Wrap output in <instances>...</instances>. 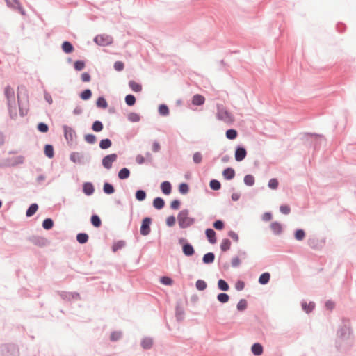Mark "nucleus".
I'll list each match as a JSON object with an SVG mask.
<instances>
[{
  "instance_id": "c756f323",
  "label": "nucleus",
  "mask_w": 356,
  "mask_h": 356,
  "mask_svg": "<svg viewBox=\"0 0 356 356\" xmlns=\"http://www.w3.org/2000/svg\"><path fill=\"white\" fill-rule=\"evenodd\" d=\"M54 225V222L51 218L45 219L42 222V227L45 229H50Z\"/></svg>"
},
{
  "instance_id": "052dcab7",
  "label": "nucleus",
  "mask_w": 356,
  "mask_h": 356,
  "mask_svg": "<svg viewBox=\"0 0 356 356\" xmlns=\"http://www.w3.org/2000/svg\"><path fill=\"white\" fill-rule=\"evenodd\" d=\"M8 6L10 7H15V6H17L18 8L20 10V13L22 14H24V11L20 8V7L19 6V1H8Z\"/></svg>"
},
{
  "instance_id": "4c0bfd02",
  "label": "nucleus",
  "mask_w": 356,
  "mask_h": 356,
  "mask_svg": "<svg viewBox=\"0 0 356 356\" xmlns=\"http://www.w3.org/2000/svg\"><path fill=\"white\" fill-rule=\"evenodd\" d=\"M218 288L222 291H227L229 289L228 284L223 280H219L218 282Z\"/></svg>"
},
{
  "instance_id": "5fc2aeb1",
  "label": "nucleus",
  "mask_w": 356,
  "mask_h": 356,
  "mask_svg": "<svg viewBox=\"0 0 356 356\" xmlns=\"http://www.w3.org/2000/svg\"><path fill=\"white\" fill-rule=\"evenodd\" d=\"M179 192L182 194H186L188 191V186L186 184H181L179 186Z\"/></svg>"
},
{
  "instance_id": "2f4dec72",
  "label": "nucleus",
  "mask_w": 356,
  "mask_h": 356,
  "mask_svg": "<svg viewBox=\"0 0 356 356\" xmlns=\"http://www.w3.org/2000/svg\"><path fill=\"white\" fill-rule=\"evenodd\" d=\"M302 309L307 312L309 313L311 311H312L315 307V305L314 302H309V304L306 302H303L302 305Z\"/></svg>"
},
{
  "instance_id": "72a5a7b5",
  "label": "nucleus",
  "mask_w": 356,
  "mask_h": 356,
  "mask_svg": "<svg viewBox=\"0 0 356 356\" xmlns=\"http://www.w3.org/2000/svg\"><path fill=\"white\" fill-rule=\"evenodd\" d=\"M97 107L106 108L108 106V104L104 97H99L97 100Z\"/></svg>"
},
{
  "instance_id": "de8ad7c7",
  "label": "nucleus",
  "mask_w": 356,
  "mask_h": 356,
  "mask_svg": "<svg viewBox=\"0 0 356 356\" xmlns=\"http://www.w3.org/2000/svg\"><path fill=\"white\" fill-rule=\"evenodd\" d=\"M278 181L277 179H271L268 181V186L272 189H276L278 187Z\"/></svg>"
},
{
  "instance_id": "c03bdc74",
  "label": "nucleus",
  "mask_w": 356,
  "mask_h": 356,
  "mask_svg": "<svg viewBox=\"0 0 356 356\" xmlns=\"http://www.w3.org/2000/svg\"><path fill=\"white\" fill-rule=\"evenodd\" d=\"M229 299V297L226 293H220L218 296V300L220 302H222V303H225V302H228Z\"/></svg>"
},
{
  "instance_id": "338daca9",
  "label": "nucleus",
  "mask_w": 356,
  "mask_h": 356,
  "mask_svg": "<svg viewBox=\"0 0 356 356\" xmlns=\"http://www.w3.org/2000/svg\"><path fill=\"white\" fill-rule=\"evenodd\" d=\"M192 103L194 105H197V106L200 105V95H195L193 98Z\"/></svg>"
},
{
  "instance_id": "f3484780",
  "label": "nucleus",
  "mask_w": 356,
  "mask_h": 356,
  "mask_svg": "<svg viewBox=\"0 0 356 356\" xmlns=\"http://www.w3.org/2000/svg\"><path fill=\"white\" fill-rule=\"evenodd\" d=\"M129 175H130L129 170L127 168H124L119 171L118 177L120 179H125L129 177Z\"/></svg>"
},
{
  "instance_id": "2eb2a0df",
  "label": "nucleus",
  "mask_w": 356,
  "mask_h": 356,
  "mask_svg": "<svg viewBox=\"0 0 356 356\" xmlns=\"http://www.w3.org/2000/svg\"><path fill=\"white\" fill-rule=\"evenodd\" d=\"M270 275L268 273H264L259 278V282L261 284H267L270 280Z\"/></svg>"
},
{
  "instance_id": "a211bd4d",
  "label": "nucleus",
  "mask_w": 356,
  "mask_h": 356,
  "mask_svg": "<svg viewBox=\"0 0 356 356\" xmlns=\"http://www.w3.org/2000/svg\"><path fill=\"white\" fill-rule=\"evenodd\" d=\"M129 86L131 88V89L134 92H140L142 90L141 85L134 81H130L129 83Z\"/></svg>"
},
{
  "instance_id": "423d86ee",
  "label": "nucleus",
  "mask_w": 356,
  "mask_h": 356,
  "mask_svg": "<svg viewBox=\"0 0 356 356\" xmlns=\"http://www.w3.org/2000/svg\"><path fill=\"white\" fill-rule=\"evenodd\" d=\"M110 38L102 35H99L95 38V42L99 44L104 46L110 43Z\"/></svg>"
},
{
  "instance_id": "a878e982",
  "label": "nucleus",
  "mask_w": 356,
  "mask_h": 356,
  "mask_svg": "<svg viewBox=\"0 0 356 356\" xmlns=\"http://www.w3.org/2000/svg\"><path fill=\"white\" fill-rule=\"evenodd\" d=\"M215 256L213 253L209 252L204 255L203 261L206 264L212 263L214 260Z\"/></svg>"
},
{
  "instance_id": "680f3d73",
  "label": "nucleus",
  "mask_w": 356,
  "mask_h": 356,
  "mask_svg": "<svg viewBox=\"0 0 356 356\" xmlns=\"http://www.w3.org/2000/svg\"><path fill=\"white\" fill-rule=\"evenodd\" d=\"M180 206V202L177 200H173L170 204V207L172 209H178Z\"/></svg>"
},
{
  "instance_id": "8fccbe9b",
  "label": "nucleus",
  "mask_w": 356,
  "mask_h": 356,
  "mask_svg": "<svg viewBox=\"0 0 356 356\" xmlns=\"http://www.w3.org/2000/svg\"><path fill=\"white\" fill-rule=\"evenodd\" d=\"M74 66L76 70L80 71L84 68L85 63L83 61L78 60L74 63Z\"/></svg>"
},
{
  "instance_id": "5701e85b",
  "label": "nucleus",
  "mask_w": 356,
  "mask_h": 356,
  "mask_svg": "<svg viewBox=\"0 0 356 356\" xmlns=\"http://www.w3.org/2000/svg\"><path fill=\"white\" fill-rule=\"evenodd\" d=\"M183 252L186 256H191L194 253L193 248L190 244L183 246Z\"/></svg>"
},
{
  "instance_id": "9d476101",
  "label": "nucleus",
  "mask_w": 356,
  "mask_h": 356,
  "mask_svg": "<svg viewBox=\"0 0 356 356\" xmlns=\"http://www.w3.org/2000/svg\"><path fill=\"white\" fill-rule=\"evenodd\" d=\"M206 236L209 240V241L213 244L216 242V232L211 229H208L206 230Z\"/></svg>"
},
{
  "instance_id": "cd10ccee",
  "label": "nucleus",
  "mask_w": 356,
  "mask_h": 356,
  "mask_svg": "<svg viewBox=\"0 0 356 356\" xmlns=\"http://www.w3.org/2000/svg\"><path fill=\"white\" fill-rule=\"evenodd\" d=\"M237 135V131L235 129H229L226 131V137L229 140L235 139Z\"/></svg>"
},
{
  "instance_id": "4d7b16f0",
  "label": "nucleus",
  "mask_w": 356,
  "mask_h": 356,
  "mask_svg": "<svg viewBox=\"0 0 356 356\" xmlns=\"http://www.w3.org/2000/svg\"><path fill=\"white\" fill-rule=\"evenodd\" d=\"M176 219L174 216H171L167 218L166 224L169 227H172L175 224Z\"/></svg>"
},
{
  "instance_id": "412c9836",
  "label": "nucleus",
  "mask_w": 356,
  "mask_h": 356,
  "mask_svg": "<svg viewBox=\"0 0 356 356\" xmlns=\"http://www.w3.org/2000/svg\"><path fill=\"white\" fill-rule=\"evenodd\" d=\"M271 229L275 234H280L282 232V225L277 222H272L270 225Z\"/></svg>"
},
{
  "instance_id": "bb28decb",
  "label": "nucleus",
  "mask_w": 356,
  "mask_h": 356,
  "mask_svg": "<svg viewBox=\"0 0 356 356\" xmlns=\"http://www.w3.org/2000/svg\"><path fill=\"white\" fill-rule=\"evenodd\" d=\"M112 145L111 141L109 139H103L100 141L99 147L103 149L109 148Z\"/></svg>"
},
{
  "instance_id": "774afa93",
  "label": "nucleus",
  "mask_w": 356,
  "mask_h": 356,
  "mask_svg": "<svg viewBox=\"0 0 356 356\" xmlns=\"http://www.w3.org/2000/svg\"><path fill=\"white\" fill-rule=\"evenodd\" d=\"M244 282H241V281H239L236 284V289L238 290V291H241L242 289H243L244 288Z\"/></svg>"
},
{
  "instance_id": "f704fd0d",
  "label": "nucleus",
  "mask_w": 356,
  "mask_h": 356,
  "mask_svg": "<svg viewBox=\"0 0 356 356\" xmlns=\"http://www.w3.org/2000/svg\"><path fill=\"white\" fill-rule=\"evenodd\" d=\"M115 191L113 186L108 184L105 183L104 185V192L106 194H112Z\"/></svg>"
},
{
  "instance_id": "13d9d810",
  "label": "nucleus",
  "mask_w": 356,
  "mask_h": 356,
  "mask_svg": "<svg viewBox=\"0 0 356 356\" xmlns=\"http://www.w3.org/2000/svg\"><path fill=\"white\" fill-rule=\"evenodd\" d=\"M280 210L284 214H289L290 213L291 209L288 205H282L280 207Z\"/></svg>"
},
{
  "instance_id": "aec40b11",
  "label": "nucleus",
  "mask_w": 356,
  "mask_h": 356,
  "mask_svg": "<svg viewBox=\"0 0 356 356\" xmlns=\"http://www.w3.org/2000/svg\"><path fill=\"white\" fill-rule=\"evenodd\" d=\"M38 209V207L36 204H32L29 208L27 209L26 215L28 217L32 216L33 214L35 213Z\"/></svg>"
},
{
  "instance_id": "58836bf2",
  "label": "nucleus",
  "mask_w": 356,
  "mask_h": 356,
  "mask_svg": "<svg viewBox=\"0 0 356 356\" xmlns=\"http://www.w3.org/2000/svg\"><path fill=\"white\" fill-rule=\"evenodd\" d=\"M146 197V193L143 190H138L136 193V198L139 201H143Z\"/></svg>"
},
{
  "instance_id": "7c9ffc66",
  "label": "nucleus",
  "mask_w": 356,
  "mask_h": 356,
  "mask_svg": "<svg viewBox=\"0 0 356 356\" xmlns=\"http://www.w3.org/2000/svg\"><path fill=\"white\" fill-rule=\"evenodd\" d=\"M91 222L93 225V226L95 227H100V225L102 224V222H101V220H100L99 217L98 216H97V215L92 216V217H91Z\"/></svg>"
},
{
  "instance_id": "0eeeda50",
  "label": "nucleus",
  "mask_w": 356,
  "mask_h": 356,
  "mask_svg": "<svg viewBox=\"0 0 356 356\" xmlns=\"http://www.w3.org/2000/svg\"><path fill=\"white\" fill-rule=\"evenodd\" d=\"M5 95L6 96L8 101V106L10 107L11 101L14 100L15 92L14 90L10 87L7 86L5 88Z\"/></svg>"
},
{
  "instance_id": "ea45409f",
  "label": "nucleus",
  "mask_w": 356,
  "mask_h": 356,
  "mask_svg": "<svg viewBox=\"0 0 356 356\" xmlns=\"http://www.w3.org/2000/svg\"><path fill=\"white\" fill-rule=\"evenodd\" d=\"M126 104L129 106H133L136 102V98L132 95H128L125 97Z\"/></svg>"
},
{
  "instance_id": "09e8293b",
  "label": "nucleus",
  "mask_w": 356,
  "mask_h": 356,
  "mask_svg": "<svg viewBox=\"0 0 356 356\" xmlns=\"http://www.w3.org/2000/svg\"><path fill=\"white\" fill-rule=\"evenodd\" d=\"M247 307V302L245 300H241L237 304V309L240 311L244 310Z\"/></svg>"
},
{
  "instance_id": "0e129e2a",
  "label": "nucleus",
  "mask_w": 356,
  "mask_h": 356,
  "mask_svg": "<svg viewBox=\"0 0 356 356\" xmlns=\"http://www.w3.org/2000/svg\"><path fill=\"white\" fill-rule=\"evenodd\" d=\"M81 80L83 82H89L90 81V76L88 73L84 72L81 74Z\"/></svg>"
},
{
  "instance_id": "864d4df0",
  "label": "nucleus",
  "mask_w": 356,
  "mask_h": 356,
  "mask_svg": "<svg viewBox=\"0 0 356 356\" xmlns=\"http://www.w3.org/2000/svg\"><path fill=\"white\" fill-rule=\"evenodd\" d=\"M124 67V65L122 61H116L114 63V68L117 71H122Z\"/></svg>"
},
{
  "instance_id": "f257e3e1",
  "label": "nucleus",
  "mask_w": 356,
  "mask_h": 356,
  "mask_svg": "<svg viewBox=\"0 0 356 356\" xmlns=\"http://www.w3.org/2000/svg\"><path fill=\"white\" fill-rule=\"evenodd\" d=\"M217 117L219 120L231 124L234 121V116L223 106H218Z\"/></svg>"
},
{
  "instance_id": "79ce46f5",
  "label": "nucleus",
  "mask_w": 356,
  "mask_h": 356,
  "mask_svg": "<svg viewBox=\"0 0 356 356\" xmlns=\"http://www.w3.org/2000/svg\"><path fill=\"white\" fill-rule=\"evenodd\" d=\"M159 112L162 115H167L169 113L168 107L166 105L162 104L159 108Z\"/></svg>"
},
{
  "instance_id": "69168bd1",
  "label": "nucleus",
  "mask_w": 356,
  "mask_h": 356,
  "mask_svg": "<svg viewBox=\"0 0 356 356\" xmlns=\"http://www.w3.org/2000/svg\"><path fill=\"white\" fill-rule=\"evenodd\" d=\"M228 236L230 238H232L233 240H234L235 241H238V236L234 231H229V233H228Z\"/></svg>"
},
{
  "instance_id": "e2e57ef3",
  "label": "nucleus",
  "mask_w": 356,
  "mask_h": 356,
  "mask_svg": "<svg viewBox=\"0 0 356 356\" xmlns=\"http://www.w3.org/2000/svg\"><path fill=\"white\" fill-rule=\"evenodd\" d=\"M231 264L233 267H237L240 265L241 260L238 257H234L232 259Z\"/></svg>"
},
{
  "instance_id": "a18cd8bd",
  "label": "nucleus",
  "mask_w": 356,
  "mask_h": 356,
  "mask_svg": "<svg viewBox=\"0 0 356 356\" xmlns=\"http://www.w3.org/2000/svg\"><path fill=\"white\" fill-rule=\"evenodd\" d=\"M38 129L42 133H47L49 130V127L46 124L40 122L38 124Z\"/></svg>"
},
{
  "instance_id": "4468645a",
  "label": "nucleus",
  "mask_w": 356,
  "mask_h": 356,
  "mask_svg": "<svg viewBox=\"0 0 356 356\" xmlns=\"http://www.w3.org/2000/svg\"><path fill=\"white\" fill-rule=\"evenodd\" d=\"M165 205L164 200L161 197H156L153 201V206L156 209H161Z\"/></svg>"
},
{
  "instance_id": "3c124183",
  "label": "nucleus",
  "mask_w": 356,
  "mask_h": 356,
  "mask_svg": "<svg viewBox=\"0 0 356 356\" xmlns=\"http://www.w3.org/2000/svg\"><path fill=\"white\" fill-rule=\"evenodd\" d=\"M128 118L131 122H138L140 120V116L138 114L131 113L129 115Z\"/></svg>"
},
{
  "instance_id": "473e14b6",
  "label": "nucleus",
  "mask_w": 356,
  "mask_h": 356,
  "mask_svg": "<svg viewBox=\"0 0 356 356\" xmlns=\"http://www.w3.org/2000/svg\"><path fill=\"white\" fill-rule=\"evenodd\" d=\"M92 129L95 132H99L103 129V124L100 121L94 122Z\"/></svg>"
},
{
  "instance_id": "c85d7f7f",
  "label": "nucleus",
  "mask_w": 356,
  "mask_h": 356,
  "mask_svg": "<svg viewBox=\"0 0 356 356\" xmlns=\"http://www.w3.org/2000/svg\"><path fill=\"white\" fill-rule=\"evenodd\" d=\"M244 183L249 186H252L254 184V177L251 175H245L244 177Z\"/></svg>"
},
{
  "instance_id": "e433bc0d",
  "label": "nucleus",
  "mask_w": 356,
  "mask_h": 356,
  "mask_svg": "<svg viewBox=\"0 0 356 356\" xmlns=\"http://www.w3.org/2000/svg\"><path fill=\"white\" fill-rule=\"evenodd\" d=\"M91 96H92V92H91L90 90H89V89L85 90L80 95L81 98L83 100L89 99L91 97Z\"/></svg>"
},
{
  "instance_id": "dca6fc26",
  "label": "nucleus",
  "mask_w": 356,
  "mask_h": 356,
  "mask_svg": "<svg viewBox=\"0 0 356 356\" xmlns=\"http://www.w3.org/2000/svg\"><path fill=\"white\" fill-rule=\"evenodd\" d=\"M44 154L49 158H53L54 155V147L51 145H46L44 147Z\"/></svg>"
},
{
  "instance_id": "c9c22d12",
  "label": "nucleus",
  "mask_w": 356,
  "mask_h": 356,
  "mask_svg": "<svg viewBox=\"0 0 356 356\" xmlns=\"http://www.w3.org/2000/svg\"><path fill=\"white\" fill-rule=\"evenodd\" d=\"M209 185H210L211 188L214 191L219 190L221 187L220 183L216 179L211 180L210 181Z\"/></svg>"
},
{
  "instance_id": "603ef678",
  "label": "nucleus",
  "mask_w": 356,
  "mask_h": 356,
  "mask_svg": "<svg viewBox=\"0 0 356 356\" xmlns=\"http://www.w3.org/2000/svg\"><path fill=\"white\" fill-rule=\"evenodd\" d=\"M124 245V243L123 241H118L113 244L112 249L113 252H116L117 250L121 249Z\"/></svg>"
},
{
  "instance_id": "4be33fe9",
  "label": "nucleus",
  "mask_w": 356,
  "mask_h": 356,
  "mask_svg": "<svg viewBox=\"0 0 356 356\" xmlns=\"http://www.w3.org/2000/svg\"><path fill=\"white\" fill-rule=\"evenodd\" d=\"M62 49L65 53H71L73 51L74 48L72 44L69 42H64L62 44Z\"/></svg>"
},
{
  "instance_id": "ddd939ff",
  "label": "nucleus",
  "mask_w": 356,
  "mask_h": 356,
  "mask_svg": "<svg viewBox=\"0 0 356 356\" xmlns=\"http://www.w3.org/2000/svg\"><path fill=\"white\" fill-rule=\"evenodd\" d=\"M64 132H65V137L66 138L67 140H73V138L74 136V132L71 128H70L67 126H65L64 127Z\"/></svg>"
},
{
  "instance_id": "1a4fd4ad",
  "label": "nucleus",
  "mask_w": 356,
  "mask_h": 356,
  "mask_svg": "<svg viewBox=\"0 0 356 356\" xmlns=\"http://www.w3.org/2000/svg\"><path fill=\"white\" fill-rule=\"evenodd\" d=\"M222 175L226 179H232L235 176V171L231 168H226L222 172Z\"/></svg>"
},
{
  "instance_id": "7ed1b4c3",
  "label": "nucleus",
  "mask_w": 356,
  "mask_h": 356,
  "mask_svg": "<svg viewBox=\"0 0 356 356\" xmlns=\"http://www.w3.org/2000/svg\"><path fill=\"white\" fill-rule=\"evenodd\" d=\"M117 159V155L115 154H111L106 156L102 160V165L106 169H110L112 166V163Z\"/></svg>"
},
{
  "instance_id": "20e7f679",
  "label": "nucleus",
  "mask_w": 356,
  "mask_h": 356,
  "mask_svg": "<svg viewBox=\"0 0 356 356\" xmlns=\"http://www.w3.org/2000/svg\"><path fill=\"white\" fill-rule=\"evenodd\" d=\"M150 223L151 219L149 218H145L142 222V225L140 227V233L142 235L146 236L150 232Z\"/></svg>"
},
{
  "instance_id": "6ab92c4d",
  "label": "nucleus",
  "mask_w": 356,
  "mask_h": 356,
  "mask_svg": "<svg viewBox=\"0 0 356 356\" xmlns=\"http://www.w3.org/2000/svg\"><path fill=\"white\" fill-rule=\"evenodd\" d=\"M231 242L229 239L225 238L220 243V249L222 251L225 252L230 248Z\"/></svg>"
},
{
  "instance_id": "bf43d9fd",
  "label": "nucleus",
  "mask_w": 356,
  "mask_h": 356,
  "mask_svg": "<svg viewBox=\"0 0 356 356\" xmlns=\"http://www.w3.org/2000/svg\"><path fill=\"white\" fill-rule=\"evenodd\" d=\"M121 337V333L119 332H114L111 334V341H117Z\"/></svg>"
},
{
  "instance_id": "393cba45",
  "label": "nucleus",
  "mask_w": 356,
  "mask_h": 356,
  "mask_svg": "<svg viewBox=\"0 0 356 356\" xmlns=\"http://www.w3.org/2000/svg\"><path fill=\"white\" fill-rule=\"evenodd\" d=\"M153 341L152 339L145 338L141 342V346L145 349H149L152 347Z\"/></svg>"
},
{
  "instance_id": "6e6552de",
  "label": "nucleus",
  "mask_w": 356,
  "mask_h": 356,
  "mask_svg": "<svg viewBox=\"0 0 356 356\" xmlns=\"http://www.w3.org/2000/svg\"><path fill=\"white\" fill-rule=\"evenodd\" d=\"M251 350L254 355L259 356L263 353V347L260 343H257L252 345Z\"/></svg>"
},
{
  "instance_id": "6e6d98bb",
  "label": "nucleus",
  "mask_w": 356,
  "mask_h": 356,
  "mask_svg": "<svg viewBox=\"0 0 356 356\" xmlns=\"http://www.w3.org/2000/svg\"><path fill=\"white\" fill-rule=\"evenodd\" d=\"M213 227L218 230H222L224 228V222L221 220H216L213 223Z\"/></svg>"
},
{
  "instance_id": "39448f33",
  "label": "nucleus",
  "mask_w": 356,
  "mask_h": 356,
  "mask_svg": "<svg viewBox=\"0 0 356 356\" xmlns=\"http://www.w3.org/2000/svg\"><path fill=\"white\" fill-rule=\"evenodd\" d=\"M246 150L243 147H238L235 152V159L237 161H243L246 156Z\"/></svg>"
},
{
  "instance_id": "b1692460",
  "label": "nucleus",
  "mask_w": 356,
  "mask_h": 356,
  "mask_svg": "<svg viewBox=\"0 0 356 356\" xmlns=\"http://www.w3.org/2000/svg\"><path fill=\"white\" fill-rule=\"evenodd\" d=\"M76 239L79 243H85L88 240V235L85 233L78 234L76 236Z\"/></svg>"
},
{
  "instance_id": "f03ea898",
  "label": "nucleus",
  "mask_w": 356,
  "mask_h": 356,
  "mask_svg": "<svg viewBox=\"0 0 356 356\" xmlns=\"http://www.w3.org/2000/svg\"><path fill=\"white\" fill-rule=\"evenodd\" d=\"M178 222L181 228H186L193 223V219L188 216L186 211H181L178 216Z\"/></svg>"
},
{
  "instance_id": "a19ab883",
  "label": "nucleus",
  "mask_w": 356,
  "mask_h": 356,
  "mask_svg": "<svg viewBox=\"0 0 356 356\" xmlns=\"http://www.w3.org/2000/svg\"><path fill=\"white\" fill-rule=\"evenodd\" d=\"M305 236V232L302 229H298L295 232V238L298 241H302Z\"/></svg>"
},
{
  "instance_id": "9b49d317",
  "label": "nucleus",
  "mask_w": 356,
  "mask_h": 356,
  "mask_svg": "<svg viewBox=\"0 0 356 356\" xmlns=\"http://www.w3.org/2000/svg\"><path fill=\"white\" fill-rule=\"evenodd\" d=\"M171 184L169 181H163L161 184V189L165 195H168L171 193Z\"/></svg>"
},
{
  "instance_id": "f8f14e48",
  "label": "nucleus",
  "mask_w": 356,
  "mask_h": 356,
  "mask_svg": "<svg viewBox=\"0 0 356 356\" xmlns=\"http://www.w3.org/2000/svg\"><path fill=\"white\" fill-rule=\"evenodd\" d=\"M83 191L87 195H90L94 192V187L91 183H85L83 186Z\"/></svg>"
},
{
  "instance_id": "49530a36",
  "label": "nucleus",
  "mask_w": 356,
  "mask_h": 356,
  "mask_svg": "<svg viewBox=\"0 0 356 356\" xmlns=\"http://www.w3.org/2000/svg\"><path fill=\"white\" fill-rule=\"evenodd\" d=\"M85 140L90 144H93L96 141V137L93 134H87L85 136Z\"/></svg>"
},
{
  "instance_id": "37998d69",
  "label": "nucleus",
  "mask_w": 356,
  "mask_h": 356,
  "mask_svg": "<svg viewBox=\"0 0 356 356\" xmlns=\"http://www.w3.org/2000/svg\"><path fill=\"white\" fill-rule=\"evenodd\" d=\"M160 282L161 284H163L164 285H169V286L172 285V282H173L172 280L170 277H165V276L161 277Z\"/></svg>"
}]
</instances>
